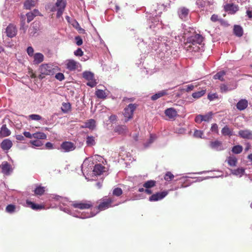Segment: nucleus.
I'll return each mask as SVG.
<instances>
[{
	"label": "nucleus",
	"mask_w": 252,
	"mask_h": 252,
	"mask_svg": "<svg viewBox=\"0 0 252 252\" xmlns=\"http://www.w3.org/2000/svg\"><path fill=\"white\" fill-rule=\"evenodd\" d=\"M76 43L78 46H80L83 44V40L80 36H77L75 37Z\"/></svg>",
	"instance_id": "nucleus-52"
},
{
	"label": "nucleus",
	"mask_w": 252,
	"mask_h": 252,
	"mask_svg": "<svg viewBox=\"0 0 252 252\" xmlns=\"http://www.w3.org/2000/svg\"><path fill=\"white\" fill-rule=\"evenodd\" d=\"M26 203L28 206L34 210H41L44 209V206L40 204H35L34 203L27 200Z\"/></svg>",
	"instance_id": "nucleus-23"
},
{
	"label": "nucleus",
	"mask_w": 252,
	"mask_h": 252,
	"mask_svg": "<svg viewBox=\"0 0 252 252\" xmlns=\"http://www.w3.org/2000/svg\"><path fill=\"white\" fill-rule=\"evenodd\" d=\"M16 206L13 204L8 205L5 208V211L9 214H12L16 211Z\"/></svg>",
	"instance_id": "nucleus-37"
},
{
	"label": "nucleus",
	"mask_w": 252,
	"mask_h": 252,
	"mask_svg": "<svg viewBox=\"0 0 252 252\" xmlns=\"http://www.w3.org/2000/svg\"><path fill=\"white\" fill-rule=\"evenodd\" d=\"M204 39V38L202 35L194 32L190 36L187 38L184 48L190 53H195L203 50Z\"/></svg>",
	"instance_id": "nucleus-1"
},
{
	"label": "nucleus",
	"mask_w": 252,
	"mask_h": 252,
	"mask_svg": "<svg viewBox=\"0 0 252 252\" xmlns=\"http://www.w3.org/2000/svg\"><path fill=\"white\" fill-rule=\"evenodd\" d=\"M230 89H229L226 85L225 84H221L220 86V91L221 93H225L228 91H230Z\"/></svg>",
	"instance_id": "nucleus-50"
},
{
	"label": "nucleus",
	"mask_w": 252,
	"mask_h": 252,
	"mask_svg": "<svg viewBox=\"0 0 252 252\" xmlns=\"http://www.w3.org/2000/svg\"><path fill=\"white\" fill-rule=\"evenodd\" d=\"M28 25L26 24V16L21 15L20 18V30H22L24 33H25L28 28Z\"/></svg>",
	"instance_id": "nucleus-26"
},
{
	"label": "nucleus",
	"mask_w": 252,
	"mask_h": 252,
	"mask_svg": "<svg viewBox=\"0 0 252 252\" xmlns=\"http://www.w3.org/2000/svg\"><path fill=\"white\" fill-rule=\"evenodd\" d=\"M164 113L170 119H173L177 115L176 110L173 108H167L165 110Z\"/></svg>",
	"instance_id": "nucleus-16"
},
{
	"label": "nucleus",
	"mask_w": 252,
	"mask_h": 252,
	"mask_svg": "<svg viewBox=\"0 0 252 252\" xmlns=\"http://www.w3.org/2000/svg\"><path fill=\"white\" fill-rule=\"evenodd\" d=\"M114 131L119 134H125L127 132L128 129L125 125H118L115 127Z\"/></svg>",
	"instance_id": "nucleus-17"
},
{
	"label": "nucleus",
	"mask_w": 252,
	"mask_h": 252,
	"mask_svg": "<svg viewBox=\"0 0 252 252\" xmlns=\"http://www.w3.org/2000/svg\"><path fill=\"white\" fill-rule=\"evenodd\" d=\"M45 147L47 149H52L53 148V145L51 142H47L45 144Z\"/></svg>",
	"instance_id": "nucleus-60"
},
{
	"label": "nucleus",
	"mask_w": 252,
	"mask_h": 252,
	"mask_svg": "<svg viewBox=\"0 0 252 252\" xmlns=\"http://www.w3.org/2000/svg\"><path fill=\"white\" fill-rule=\"evenodd\" d=\"M156 183V182L154 180H149L146 182L143 186L146 189H150L155 186Z\"/></svg>",
	"instance_id": "nucleus-38"
},
{
	"label": "nucleus",
	"mask_w": 252,
	"mask_h": 252,
	"mask_svg": "<svg viewBox=\"0 0 252 252\" xmlns=\"http://www.w3.org/2000/svg\"><path fill=\"white\" fill-rule=\"evenodd\" d=\"M167 94V91L166 90H162L161 91H160L158 92V93L154 94L152 96L151 99L153 100H156L158 99V98Z\"/></svg>",
	"instance_id": "nucleus-29"
},
{
	"label": "nucleus",
	"mask_w": 252,
	"mask_h": 252,
	"mask_svg": "<svg viewBox=\"0 0 252 252\" xmlns=\"http://www.w3.org/2000/svg\"><path fill=\"white\" fill-rule=\"evenodd\" d=\"M30 119L32 120L39 121L41 120L42 117L37 114H32L29 116Z\"/></svg>",
	"instance_id": "nucleus-49"
},
{
	"label": "nucleus",
	"mask_w": 252,
	"mask_h": 252,
	"mask_svg": "<svg viewBox=\"0 0 252 252\" xmlns=\"http://www.w3.org/2000/svg\"><path fill=\"white\" fill-rule=\"evenodd\" d=\"M211 20L212 21L215 22L219 21L218 16L216 14H213L212 15L211 17Z\"/></svg>",
	"instance_id": "nucleus-59"
},
{
	"label": "nucleus",
	"mask_w": 252,
	"mask_h": 252,
	"mask_svg": "<svg viewBox=\"0 0 252 252\" xmlns=\"http://www.w3.org/2000/svg\"><path fill=\"white\" fill-rule=\"evenodd\" d=\"M45 191V187L41 186L37 187L34 190V193L37 195H42L44 193Z\"/></svg>",
	"instance_id": "nucleus-34"
},
{
	"label": "nucleus",
	"mask_w": 252,
	"mask_h": 252,
	"mask_svg": "<svg viewBox=\"0 0 252 252\" xmlns=\"http://www.w3.org/2000/svg\"><path fill=\"white\" fill-rule=\"evenodd\" d=\"M105 167L99 163L94 165L93 169V173L95 175H100L104 172Z\"/></svg>",
	"instance_id": "nucleus-14"
},
{
	"label": "nucleus",
	"mask_w": 252,
	"mask_h": 252,
	"mask_svg": "<svg viewBox=\"0 0 252 252\" xmlns=\"http://www.w3.org/2000/svg\"><path fill=\"white\" fill-rule=\"evenodd\" d=\"M11 134L10 130L7 127L6 125H3L0 130V138L7 137Z\"/></svg>",
	"instance_id": "nucleus-15"
},
{
	"label": "nucleus",
	"mask_w": 252,
	"mask_h": 252,
	"mask_svg": "<svg viewBox=\"0 0 252 252\" xmlns=\"http://www.w3.org/2000/svg\"><path fill=\"white\" fill-rule=\"evenodd\" d=\"M224 10L229 14H235L239 10V7L238 5L233 3H227L223 6Z\"/></svg>",
	"instance_id": "nucleus-6"
},
{
	"label": "nucleus",
	"mask_w": 252,
	"mask_h": 252,
	"mask_svg": "<svg viewBox=\"0 0 252 252\" xmlns=\"http://www.w3.org/2000/svg\"><path fill=\"white\" fill-rule=\"evenodd\" d=\"M33 63L38 64L44 60V56L40 53H36L33 55Z\"/></svg>",
	"instance_id": "nucleus-24"
},
{
	"label": "nucleus",
	"mask_w": 252,
	"mask_h": 252,
	"mask_svg": "<svg viewBox=\"0 0 252 252\" xmlns=\"http://www.w3.org/2000/svg\"><path fill=\"white\" fill-rule=\"evenodd\" d=\"M203 135L202 131L198 130H196L194 132V136L197 138H201Z\"/></svg>",
	"instance_id": "nucleus-56"
},
{
	"label": "nucleus",
	"mask_w": 252,
	"mask_h": 252,
	"mask_svg": "<svg viewBox=\"0 0 252 252\" xmlns=\"http://www.w3.org/2000/svg\"><path fill=\"white\" fill-rule=\"evenodd\" d=\"M78 63L73 60H68L66 61V68L69 70H74L77 68Z\"/></svg>",
	"instance_id": "nucleus-19"
},
{
	"label": "nucleus",
	"mask_w": 252,
	"mask_h": 252,
	"mask_svg": "<svg viewBox=\"0 0 252 252\" xmlns=\"http://www.w3.org/2000/svg\"><path fill=\"white\" fill-rule=\"evenodd\" d=\"M16 139L19 141H24L25 140V137L21 134H18L16 135Z\"/></svg>",
	"instance_id": "nucleus-61"
},
{
	"label": "nucleus",
	"mask_w": 252,
	"mask_h": 252,
	"mask_svg": "<svg viewBox=\"0 0 252 252\" xmlns=\"http://www.w3.org/2000/svg\"><path fill=\"white\" fill-rule=\"evenodd\" d=\"M55 5L58 8L57 9V17L59 18L62 15L64 10L66 6V1L65 0H57Z\"/></svg>",
	"instance_id": "nucleus-7"
},
{
	"label": "nucleus",
	"mask_w": 252,
	"mask_h": 252,
	"mask_svg": "<svg viewBox=\"0 0 252 252\" xmlns=\"http://www.w3.org/2000/svg\"><path fill=\"white\" fill-rule=\"evenodd\" d=\"M36 4L33 0H26L24 3V7L26 9L30 10L34 7Z\"/></svg>",
	"instance_id": "nucleus-27"
},
{
	"label": "nucleus",
	"mask_w": 252,
	"mask_h": 252,
	"mask_svg": "<svg viewBox=\"0 0 252 252\" xmlns=\"http://www.w3.org/2000/svg\"><path fill=\"white\" fill-rule=\"evenodd\" d=\"M74 53L76 56L82 57L83 55V52L81 48H78Z\"/></svg>",
	"instance_id": "nucleus-53"
},
{
	"label": "nucleus",
	"mask_w": 252,
	"mask_h": 252,
	"mask_svg": "<svg viewBox=\"0 0 252 252\" xmlns=\"http://www.w3.org/2000/svg\"><path fill=\"white\" fill-rule=\"evenodd\" d=\"M246 13L249 18H252V9L247 10Z\"/></svg>",
	"instance_id": "nucleus-62"
},
{
	"label": "nucleus",
	"mask_w": 252,
	"mask_h": 252,
	"mask_svg": "<svg viewBox=\"0 0 252 252\" xmlns=\"http://www.w3.org/2000/svg\"><path fill=\"white\" fill-rule=\"evenodd\" d=\"M55 78L59 80V81H63L64 79V76L63 73H58L55 75Z\"/></svg>",
	"instance_id": "nucleus-51"
},
{
	"label": "nucleus",
	"mask_w": 252,
	"mask_h": 252,
	"mask_svg": "<svg viewBox=\"0 0 252 252\" xmlns=\"http://www.w3.org/2000/svg\"><path fill=\"white\" fill-rule=\"evenodd\" d=\"M222 134L224 136H231L232 135V130L227 126H225L221 130Z\"/></svg>",
	"instance_id": "nucleus-36"
},
{
	"label": "nucleus",
	"mask_w": 252,
	"mask_h": 252,
	"mask_svg": "<svg viewBox=\"0 0 252 252\" xmlns=\"http://www.w3.org/2000/svg\"><path fill=\"white\" fill-rule=\"evenodd\" d=\"M225 74V73L224 71H221L218 72L214 76V78L215 79H219L220 81H223V76Z\"/></svg>",
	"instance_id": "nucleus-42"
},
{
	"label": "nucleus",
	"mask_w": 252,
	"mask_h": 252,
	"mask_svg": "<svg viewBox=\"0 0 252 252\" xmlns=\"http://www.w3.org/2000/svg\"><path fill=\"white\" fill-rule=\"evenodd\" d=\"M113 200L111 197H106L100 200L99 205L94 208V210L91 211L89 215L86 217V218L93 217L98 214L100 211L105 210L111 207H112V203Z\"/></svg>",
	"instance_id": "nucleus-2"
},
{
	"label": "nucleus",
	"mask_w": 252,
	"mask_h": 252,
	"mask_svg": "<svg viewBox=\"0 0 252 252\" xmlns=\"http://www.w3.org/2000/svg\"><path fill=\"white\" fill-rule=\"evenodd\" d=\"M245 171V169L244 168L240 167L236 169L232 170L231 173L234 175L241 177L244 174Z\"/></svg>",
	"instance_id": "nucleus-28"
},
{
	"label": "nucleus",
	"mask_w": 252,
	"mask_h": 252,
	"mask_svg": "<svg viewBox=\"0 0 252 252\" xmlns=\"http://www.w3.org/2000/svg\"><path fill=\"white\" fill-rule=\"evenodd\" d=\"M137 106L136 104L131 103L124 109V116L126 118V122H127L133 118V112L136 110Z\"/></svg>",
	"instance_id": "nucleus-5"
},
{
	"label": "nucleus",
	"mask_w": 252,
	"mask_h": 252,
	"mask_svg": "<svg viewBox=\"0 0 252 252\" xmlns=\"http://www.w3.org/2000/svg\"><path fill=\"white\" fill-rule=\"evenodd\" d=\"M238 135L243 139H252V131L249 129L240 130L238 132Z\"/></svg>",
	"instance_id": "nucleus-12"
},
{
	"label": "nucleus",
	"mask_w": 252,
	"mask_h": 252,
	"mask_svg": "<svg viewBox=\"0 0 252 252\" xmlns=\"http://www.w3.org/2000/svg\"><path fill=\"white\" fill-rule=\"evenodd\" d=\"M1 169L2 173L9 175L11 170V165L7 161H4L1 164Z\"/></svg>",
	"instance_id": "nucleus-22"
},
{
	"label": "nucleus",
	"mask_w": 252,
	"mask_h": 252,
	"mask_svg": "<svg viewBox=\"0 0 252 252\" xmlns=\"http://www.w3.org/2000/svg\"><path fill=\"white\" fill-rule=\"evenodd\" d=\"M174 175L170 171L167 172L164 177V180L167 182H170L173 180Z\"/></svg>",
	"instance_id": "nucleus-40"
},
{
	"label": "nucleus",
	"mask_w": 252,
	"mask_h": 252,
	"mask_svg": "<svg viewBox=\"0 0 252 252\" xmlns=\"http://www.w3.org/2000/svg\"><path fill=\"white\" fill-rule=\"evenodd\" d=\"M46 137V135L43 132H37L33 134V138L36 140L45 139Z\"/></svg>",
	"instance_id": "nucleus-33"
},
{
	"label": "nucleus",
	"mask_w": 252,
	"mask_h": 252,
	"mask_svg": "<svg viewBox=\"0 0 252 252\" xmlns=\"http://www.w3.org/2000/svg\"><path fill=\"white\" fill-rule=\"evenodd\" d=\"M211 129L212 131H214L216 132L217 133H218V125L216 124H213L212 125Z\"/></svg>",
	"instance_id": "nucleus-57"
},
{
	"label": "nucleus",
	"mask_w": 252,
	"mask_h": 252,
	"mask_svg": "<svg viewBox=\"0 0 252 252\" xmlns=\"http://www.w3.org/2000/svg\"><path fill=\"white\" fill-rule=\"evenodd\" d=\"M193 89H194L193 85H189V86H188V87L187 88V92L190 91L192 90Z\"/></svg>",
	"instance_id": "nucleus-64"
},
{
	"label": "nucleus",
	"mask_w": 252,
	"mask_h": 252,
	"mask_svg": "<svg viewBox=\"0 0 252 252\" xmlns=\"http://www.w3.org/2000/svg\"><path fill=\"white\" fill-rule=\"evenodd\" d=\"M123 194V190L120 188H116L113 190V195L116 196H120Z\"/></svg>",
	"instance_id": "nucleus-45"
},
{
	"label": "nucleus",
	"mask_w": 252,
	"mask_h": 252,
	"mask_svg": "<svg viewBox=\"0 0 252 252\" xmlns=\"http://www.w3.org/2000/svg\"><path fill=\"white\" fill-rule=\"evenodd\" d=\"M38 70L40 72L38 78L42 79L45 76L54 74L59 70V68L50 63H43L40 65Z\"/></svg>",
	"instance_id": "nucleus-3"
},
{
	"label": "nucleus",
	"mask_w": 252,
	"mask_h": 252,
	"mask_svg": "<svg viewBox=\"0 0 252 252\" xmlns=\"http://www.w3.org/2000/svg\"><path fill=\"white\" fill-rule=\"evenodd\" d=\"M195 121L197 123H201L203 121L202 115H198L195 118Z\"/></svg>",
	"instance_id": "nucleus-55"
},
{
	"label": "nucleus",
	"mask_w": 252,
	"mask_h": 252,
	"mask_svg": "<svg viewBox=\"0 0 252 252\" xmlns=\"http://www.w3.org/2000/svg\"><path fill=\"white\" fill-rule=\"evenodd\" d=\"M62 149L65 152H68L75 149V146L74 144L71 142H63L61 145Z\"/></svg>",
	"instance_id": "nucleus-10"
},
{
	"label": "nucleus",
	"mask_w": 252,
	"mask_h": 252,
	"mask_svg": "<svg viewBox=\"0 0 252 252\" xmlns=\"http://www.w3.org/2000/svg\"><path fill=\"white\" fill-rule=\"evenodd\" d=\"M94 138L93 136H88L87 137L86 144L89 146H92L95 144Z\"/></svg>",
	"instance_id": "nucleus-43"
},
{
	"label": "nucleus",
	"mask_w": 252,
	"mask_h": 252,
	"mask_svg": "<svg viewBox=\"0 0 252 252\" xmlns=\"http://www.w3.org/2000/svg\"><path fill=\"white\" fill-rule=\"evenodd\" d=\"M243 148L240 145L234 146L232 149V152L236 154H240L242 152Z\"/></svg>",
	"instance_id": "nucleus-44"
},
{
	"label": "nucleus",
	"mask_w": 252,
	"mask_h": 252,
	"mask_svg": "<svg viewBox=\"0 0 252 252\" xmlns=\"http://www.w3.org/2000/svg\"><path fill=\"white\" fill-rule=\"evenodd\" d=\"M27 53L29 55V56H30L31 57L33 56L34 50L32 47H31V46L28 47L27 49Z\"/></svg>",
	"instance_id": "nucleus-54"
},
{
	"label": "nucleus",
	"mask_w": 252,
	"mask_h": 252,
	"mask_svg": "<svg viewBox=\"0 0 252 252\" xmlns=\"http://www.w3.org/2000/svg\"><path fill=\"white\" fill-rule=\"evenodd\" d=\"M71 109V105L69 102H63L62 103V106L61 110L63 112L66 113L70 111Z\"/></svg>",
	"instance_id": "nucleus-31"
},
{
	"label": "nucleus",
	"mask_w": 252,
	"mask_h": 252,
	"mask_svg": "<svg viewBox=\"0 0 252 252\" xmlns=\"http://www.w3.org/2000/svg\"><path fill=\"white\" fill-rule=\"evenodd\" d=\"M218 98L219 96L217 93H209L208 94V98L210 101H212L215 99H218Z\"/></svg>",
	"instance_id": "nucleus-48"
},
{
	"label": "nucleus",
	"mask_w": 252,
	"mask_h": 252,
	"mask_svg": "<svg viewBox=\"0 0 252 252\" xmlns=\"http://www.w3.org/2000/svg\"><path fill=\"white\" fill-rule=\"evenodd\" d=\"M234 34L238 36L241 37L243 35V31L242 27L238 25H235L234 27Z\"/></svg>",
	"instance_id": "nucleus-32"
},
{
	"label": "nucleus",
	"mask_w": 252,
	"mask_h": 252,
	"mask_svg": "<svg viewBox=\"0 0 252 252\" xmlns=\"http://www.w3.org/2000/svg\"><path fill=\"white\" fill-rule=\"evenodd\" d=\"M95 94L98 98L100 99H105L107 96L105 91L102 90H97Z\"/></svg>",
	"instance_id": "nucleus-35"
},
{
	"label": "nucleus",
	"mask_w": 252,
	"mask_h": 252,
	"mask_svg": "<svg viewBox=\"0 0 252 252\" xmlns=\"http://www.w3.org/2000/svg\"><path fill=\"white\" fill-rule=\"evenodd\" d=\"M221 145V142L218 140L212 141L210 142V146L211 147V148L217 150H218L219 147H220Z\"/></svg>",
	"instance_id": "nucleus-41"
},
{
	"label": "nucleus",
	"mask_w": 252,
	"mask_h": 252,
	"mask_svg": "<svg viewBox=\"0 0 252 252\" xmlns=\"http://www.w3.org/2000/svg\"><path fill=\"white\" fill-rule=\"evenodd\" d=\"M212 112H209L208 114L202 115L203 120L205 122H209L212 118Z\"/></svg>",
	"instance_id": "nucleus-47"
},
{
	"label": "nucleus",
	"mask_w": 252,
	"mask_h": 252,
	"mask_svg": "<svg viewBox=\"0 0 252 252\" xmlns=\"http://www.w3.org/2000/svg\"><path fill=\"white\" fill-rule=\"evenodd\" d=\"M226 161L230 166L235 167L237 165L238 159L234 156H231L227 158Z\"/></svg>",
	"instance_id": "nucleus-25"
},
{
	"label": "nucleus",
	"mask_w": 252,
	"mask_h": 252,
	"mask_svg": "<svg viewBox=\"0 0 252 252\" xmlns=\"http://www.w3.org/2000/svg\"><path fill=\"white\" fill-rule=\"evenodd\" d=\"M83 76L85 79L90 81L87 83L88 86L93 87L95 85L96 83L94 81V76L92 73L86 71L83 73Z\"/></svg>",
	"instance_id": "nucleus-8"
},
{
	"label": "nucleus",
	"mask_w": 252,
	"mask_h": 252,
	"mask_svg": "<svg viewBox=\"0 0 252 252\" xmlns=\"http://www.w3.org/2000/svg\"><path fill=\"white\" fill-rule=\"evenodd\" d=\"M189 12V10L186 7H181L179 9L178 14L179 17L182 20H185L188 16Z\"/></svg>",
	"instance_id": "nucleus-21"
},
{
	"label": "nucleus",
	"mask_w": 252,
	"mask_h": 252,
	"mask_svg": "<svg viewBox=\"0 0 252 252\" xmlns=\"http://www.w3.org/2000/svg\"><path fill=\"white\" fill-rule=\"evenodd\" d=\"M248 105V102L246 99H242L239 100L236 104L237 108L240 110H244L245 109Z\"/></svg>",
	"instance_id": "nucleus-18"
},
{
	"label": "nucleus",
	"mask_w": 252,
	"mask_h": 252,
	"mask_svg": "<svg viewBox=\"0 0 252 252\" xmlns=\"http://www.w3.org/2000/svg\"><path fill=\"white\" fill-rule=\"evenodd\" d=\"M39 14V12L37 9H34L32 11L29 12L26 14L27 17V23L31 22L34 18Z\"/></svg>",
	"instance_id": "nucleus-20"
},
{
	"label": "nucleus",
	"mask_w": 252,
	"mask_h": 252,
	"mask_svg": "<svg viewBox=\"0 0 252 252\" xmlns=\"http://www.w3.org/2000/svg\"><path fill=\"white\" fill-rule=\"evenodd\" d=\"M205 90H203L200 91L196 92L192 94V96L193 98L195 99H198L202 96L205 94Z\"/></svg>",
	"instance_id": "nucleus-39"
},
{
	"label": "nucleus",
	"mask_w": 252,
	"mask_h": 252,
	"mask_svg": "<svg viewBox=\"0 0 252 252\" xmlns=\"http://www.w3.org/2000/svg\"><path fill=\"white\" fill-rule=\"evenodd\" d=\"M13 143L9 139H4L0 144V147L3 151L9 150L12 146Z\"/></svg>",
	"instance_id": "nucleus-13"
},
{
	"label": "nucleus",
	"mask_w": 252,
	"mask_h": 252,
	"mask_svg": "<svg viewBox=\"0 0 252 252\" xmlns=\"http://www.w3.org/2000/svg\"><path fill=\"white\" fill-rule=\"evenodd\" d=\"M30 143L34 147H40L43 145V143L39 140H35L30 141Z\"/></svg>",
	"instance_id": "nucleus-46"
},
{
	"label": "nucleus",
	"mask_w": 252,
	"mask_h": 252,
	"mask_svg": "<svg viewBox=\"0 0 252 252\" xmlns=\"http://www.w3.org/2000/svg\"><path fill=\"white\" fill-rule=\"evenodd\" d=\"M117 116L115 115H111L109 117V120L111 122H114L117 120Z\"/></svg>",
	"instance_id": "nucleus-63"
},
{
	"label": "nucleus",
	"mask_w": 252,
	"mask_h": 252,
	"mask_svg": "<svg viewBox=\"0 0 252 252\" xmlns=\"http://www.w3.org/2000/svg\"><path fill=\"white\" fill-rule=\"evenodd\" d=\"M6 33L9 37L12 38L15 36L17 33L16 26L12 24H9L6 29Z\"/></svg>",
	"instance_id": "nucleus-11"
},
{
	"label": "nucleus",
	"mask_w": 252,
	"mask_h": 252,
	"mask_svg": "<svg viewBox=\"0 0 252 252\" xmlns=\"http://www.w3.org/2000/svg\"><path fill=\"white\" fill-rule=\"evenodd\" d=\"M95 121L94 119H90L85 123V126H83L82 127L89 128L90 129H93L95 127Z\"/></svg>",
	"instance_id": "nucleus-30"
},
{
	"label": "nucleus",
	"mask_w": 252,
	"mask_h": 252,
	"mask_svg": "<svg viewBox=\"0 0 252 252\" xmlns=\"http://www.w3.org/2000/svg\"><path fill=\"white\" fill-rule=\"evenodd\" d=\"M23 134L24 135L27 137V138H33V134H32L30 132H28V131H25L24 133H23Z\"/></svg>",
	"instance_id": "nucleus-58"
},
{
	"label": "nucleus",
	"mask_w": 252,
	"mask_h": 252,
	"mask_svg": "<svg viewBox=\"0 0 252 252\" xmlns=\"http://www.w3.org/2000/svg\"><path fill=\"white\" fill-rule=\"evenodd\" d=\"M166 191H163L160 192H158L152 195L149 197V200L151 201H156L160 200L165 197L167 194Z\"/></svg>",
	"instance_id": "nucleus-9"
},
{
	"label": "nucleus",
	"mask_w": 252,
	"mask_h": 252,
	"mask_svg": "<svg viewBox=\"0 0 252 252\" xmlns=\"http://www.w3.org/2000/svg\"><path fill=\"white\" fill-rule=\"evenodd\" d=\"M71 205L74 208L84 210L91 208L93 206V204L91 201L83 200L80 201H74L72 203Z\"/></svg>",
	"instance_id": "nucleus-4"
}]
</instances>
